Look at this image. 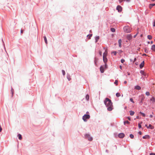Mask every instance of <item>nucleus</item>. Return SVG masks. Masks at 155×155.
Instances as JSON below:
<instances>
[{
  "label": "nucleus",
  "mask_w": 155,
  "mask_h": 155,
  "mask_svg": "<svg viewBox=\"0 0 155 155\" xmlns=\"http://www.w3.org/2000/svg\"><path fill=\"white\" fill-rule=\"evenodd\" d=\"M104 103L107 107V110L110 111L113 109L112 103L111 101L108 98H106L104 101Z\"/></svg>",
  "instance_id": "f257e3e1"
},
{
  "label": "nucleus",
  "mask_w": 155,
  "mask_h": 155,
  "mask_svg": "<svg viewBox=\"0 0 155 155\" xmlns=\"http://www.w3.org/2000/svg\"><path fill=\"white\" fill-rule=\"evenodd\" d=\"M124 31L126 33H129L131 32V30L130 28L128 26L124 27Z\"/></svg>",
  "instance_id": "f03ea898"
},
{
  "label": "nucleus",
  "mask_w": 155,
  "mask_h": 155,
  "mask_svg": "<svg viewBox=\"0 0 155 155\" xmlns=\"http://www.w3.org/2000/svg\"><path fill=\"white\" fill-rule=\"evenodd\" d=\"M90 118V116L89 115L85 114L83 117V119L84 121H87V119H89Z\"/></svg>",
  "instance_id": "7ed1b4c3"
},
{
  "label": "nucleus",
  "mask_w": 155,
  "mask_h": 155,
  "mask_svg": "<svg viewBox=\"0 0 155 155\" xmlns=\"http://www.w3.org/2000/svg\"><path fill=\"white\" fill-rule=\"evenodd\" d=\"M103 61L105 63V68H106L107 66V59L106 58V57H103Z\"/></svg>",
  "instance_id": "20e7f679"
},
{
  "label": "nucleus",
  "mask_w": 155,
  "mask_h": 155,
  "mask_svg": "<svg viewBox=\"0 0 155 155\" xmlns=\"http://www.w3.org/2000/svg\"><path fill=\"white\" fill-rule=\"evenodd\" d=\"M86 137L87 138L89 141H92L93 138L91 137H90L88 134H86L85 135Z\"/></svg>",
  "instance_id": "39448f33"
},
{
  "label": "nucleus",
  "mask_w": 155,
  "mask_h": 155,
  "mask_svg": "<svg viewBox=\"0 0 155 155\" xmlns=\"http://www.w3.org/2000/svg\"><path fill=\"white\" fill-rule=\"evenodd\" d=\"M122 7L120 5H118L117 7V10L119 12H120L122 11Z\"/></svg>",
  "instance_id": "423d86ee"
},
{
  "label": "nucleus",
  "mask_w": 155,
  "mask_h": 155,
  "mask_svg": "<svg viewBox=\"0 0 155 155\" xmlns=\"http://www.w3.org/2000/svg\"><path fill=\"white\" fill-rule=\"evenodd\" d=\"M118 137L120 138H123L124 137V134L123 133H121L119 134Z\"/></svg>",
  "instance_id": "0eeeda50"
},
{
  "label": "nucleus",
  "mask_w": 155,
  "mask_h": 155,
  "mask_svg": "<svg viewBox=\"0 0 155 155\" xmlns=\"http://www.w3.org/2000/svg\"><path fill=\"white\" fill-rule=\"evenodd\" d=\"M105 67V66L104 67H103V66H101L100 68V70L101 72V73H103L104 71V67Z\"/></svg>",
  "instance_id": "6e6552de"
},
{
  "label": "nucleus",
  "mask_w": 155,
  "mask_h": 155,
  "mask_svg": "<svg viewBox=\"0 0 155 155\" xmlns=\"http://www.w3.org/2000/svg\"><path fill=\"white\" fill-rule=\"evenodd\" d=\"M144 61H143L140 64V68L141 69L143 68V67L144 66Z\"/></svg>",
  "instance_id": "1a4fd4ad"
},
{
  "label": "nucleus",
  "mask_w": 155,
  "mask_h": 155,
  "mask_svg": "<svg viewBox=\"0 0 155 155\" xmlns=\"http://www.w3.org/2000/svg\"><path fill=\"white\" fill-rule=\"evenodd\" d=\"M122 40L121 39H120L118 40V44L119 47L120 48L121 46Z\"/></svg>",
  "instance_id": "9d476101"
},
{
  "label": "nucleus",
  "mask_w": 155,
  "mask_h": 155,
  "mask_svg": "<svg viewBox=\"0 0 155 155\" xmlns=\"http://www.w3.org/2000/svg\"><path fill=\"white\" fill-rule=\"evenodd\" d=\"M107 54V49H106L105 51V52H104L103 54V57H106Z\"/></svg>",
  "instance_id": "9b49d317"
},
{
  "label": "nucleus",
  "mask_w": 155,
  "mask_h": 155,
  "mask_svg": "<svg viewBox=\"0 0 155 155\" xmlns=\"http://www.w3.org/2000/svg\"><path fill=\"white\" fill-rule=\"evenodd\" d=\"M134 88L135 89L138 90H140L141 88V87L139 85H137L135 86Z\"/></svg>",
  "instance_id": "f8f14e48"
},
{
  "label": "nucleus",
  "mask_w": 155,
  "mask_h": 155,
  "mask_svg": "<svg viewBox=\"0 0 155 155\" xmlns=\"http://www.w3.org/2000/svg\"><path fill=\"white\" fill-rule=\"evenodd\" d=\"M127 39L130 40H131L132 38V36L131 35H127Z\"/></svg>",
  "instance_id": "ddd939ff"
},
{
  "label": "nucleus",
  "mask_w": 155,
  "mask_h": 155,
  "mask_svg": "<svg viewBox=\"0 0 155 155\" xmlns=\"http://www.w3.org/2000/svg\"><path fill=\"white\" fill-rule=\"evenodd\" d=\"M148 128H150L151 129H153L154 128V127L151 124H149V126L147 127Z\"/></svg>",
  "instance_id": "4468645a"
},
{
  "label": "nucleus",
  "mask_w": 155,
  "mask_h": 155,
  "mask_svg": "<svg viewBox=\"0 0 155 155\" xmlns=\"http://www.w3.org/2000/svg\"><path fill=\"white\" fill-rule=\"evenodd\" d=\"M126 1L127 2H130V0H119V2L120 3H121L123 1Z\"/></svg>",
  "instance_id": "2eb2a0df"
},
{
  "label": "nucleus",
  "mask_w": 155,
  "mask_h": 155,
  "mask_svg": "<svg viewBox=\"0 0 155 155\" xmlns=\"http://www.w3.org/2000/svg\"><path fill=\"white\" fill-rule=\"evenodd\" d=\"M155 5V4H150L149 5V8L151 9L153 6Z\"/></svg>",
  "instance_id": "dca6fc26"
},
{
  "label": "nucleus",
  "mask_w": 155,
  "mask_h": 155,
  "mask_svg": "<svg viewBox=\"0 0 155 155\" xmlns=\"http://www.w3.org/2000/svg\"><path fill=\"white\" fill-rule=\"evenodd\" d=\"M151 49L153 51H155V45H152Z\"/></svg>",
  "instance_id": "f3484780"
},
{
  "label": "nucleus",
  "mask_w": 155,
  "mask_h": 155,
  "mask_svg": "<svg viewBox=\"0 0 155 155\" xmlns=\"http://www.w3.org/2000/svg\"><path fill=\"white\" fill-rule=\"evenodd\" d=\"M18 138L20 140H22V136H21V135L20 134H18Z\"/></svg>",
  "instance_id": "a211bd4d"
},
{
  "label": "nucleus",
  "mask_w": 155,
  "mask_h": 155,
  "mask_svg": "<svg viewBox=\"0 0 155 155\" xmlns=\"http://www.w3.org/2000/svg\"><path fill=\"white\" fill-rule=\"evenodd\" d=\"M130 115L131 116L133 115L134 114V112L133 111H130Z\"/></svg>",
  "instance_id": "6ab92c4d"
},
{
  "label": "nucleus",
  "mask_w": 155,
  "mask_h": 155,
  "mask_svg": "<svg viewBox=\"0 0 155 155\" xmlns=\"http://www.w3.org/2000/svg\"><path fill=\"white\" fill-rule=\"evenodd\" d=\"M44 39L45 40V42L46 44H47V43H48L46 37L45 36H44Z\"/></svg>",
  "instance_id": "aec40b11"
},
{
  "label": "nucleus",
  "mask_w": 155,
  "mask_h": 155,
  "mask_svg": "<svg viewBox=\"0 0 155 155\" xmlns=\"http://www.w3.org/2000/svg\"><path fill=\"white\" fill-rule=\"evenodd\" d=\"M140 73L142 74L144 76H145L146 75L145 74V73L144 72V71H142V70L141 71H140Z\"/></svg>",
  "instance_id": "412c9836"
},
{
  "label": "nucleus",
  "mask_w": 155,
  "mask_h": 155,
  "mask_svg": "<svg viewBox=\"0 0 155 155\" xmlns=\"http://www.w3.org/2000/svg\"><path fill=\"white\" fill-rule=\"evenodd\" d=\"M149 137L148 135H146L145 136H143V139H146V138H149Z\"/></svg>",
  "instance_id": "4be33fe9"
},
{
  "label": "nucleus",
  "mask_w": 155,
  "mask_h": 155,
  "mask_svg": "<svg viewBox=\"0 0 155 155\" xmlns=\"http://www.w3.org/2000/svg\"><path fill=\"white\" fill-rule=\"evenodd\" d=\"M147 38L148 39L151 40L152 38V36L151 35H148L147 36Z\"/></svg>",
  "instance_id": "5701e85b"
},
{
  "label": "nucleus",
  "mask_w": 155,
  "mask_h": 155,
  "mask_svg": "<svg viewBox=\"0 0 155 155\" xmlns=\"http://www.w3.org/2000/svg\"><path fill=\"white\" fill-rule=\"evenodd\" d=\"M110 30L112 32H114L115 31V29L114 28H111Z\"/></svg>",
  "instance_id": "b1692460"
},
{
  "label": "nucleus",
  "mask_w": 155,
  "mask_h": 155,
  "mask_svg": "<svg viewBox=\"0 0 155 155\" xmlns=\"http://www.w3.org/2000/svg\"><path fill=\"white\" fill-rule=\"evenodd\" d=\"M116 96L117 97H118L120 96V94L119 93H117L116 94Z\"/></svg>",
  "instance_id": "393cba45"
},
{
  "label": "nucleus",
  "mask_w": 155,
  "mask_h": 155,
  "mask_svg": "<svg viewBox=\"0 0 155 155\" xmlns=\"http://www.w3.org/2000/svg\"><path fill=\"white\" fill-rule=\"evenodd\" d=\"M99 39V36H97L96 37L95 40H96V42H97L98 40Z\"/></svg>",
  "instance_id": "a878e982"
},
{
  "label": "nucleus",
  "mask_w": 155,
  "mask_h": 155,
  "mask_svg": "<svg viewBox=\"0 0 155 155\" xmlns=\"http://www.w3.org/2000/svg\"><path fill=\"white\" fill-rule=\"evenodd\" d=\"M11 91L12 94V96H13L14 93V89L12 88H11Z\"/></svg>",
  "instance_id": "bb28decb"
},
{
  "label": "nucleus",
  "mask_w": 155,
  "mask_h": 155,
  "mask_svg": "<svg viewBox=\"0 0 155 155\" xmlns=\"http://www.w3.org/2000/svg\"><path fill=\"white\" fill-rule=\"evenodd\" d=\"M124 124H130V122H129L127 120H126V121H125L124 122Z\"/></svg>",
  "instance_id": "cd10ccee"
},
{
  "label": "nucleus",
  "mask_w": 155,
  "mask_h": 155,
  "mask_svg": "<svg viewBox=\"0 0 155 155\" xmlns=\"http://www.w3.org/2000/svg\"><path fill=\"white\" fill-rule=\"evenodd\" d=\"M89 96L88 95H87L86 96V98L87 100H88L89 99Z\"/></svg>",
  "instance_id": "c85d7f7f"
},
{
  "label": "nucleus",
  "mask_w": 155,
  "mask_h": 155,
  "mask_svg": "<svg viewBox=\"0 0 155 155\" xmlns=\"http://www.w3.org/2000/svg\"><path fill=\"white\" fill-rule=\"evenodd\" d=\"M150 101H153V102H154L155 101V98L154 97H152Z\"/></svg>",
  "instance_id": "c756f323"
},
{
  "label": "nucleus",
  "mask_w": 155,
  "mask_h": 155,
  "mask_svg": "<svg viewBox=\"0 0 155 155\" xmlns=\"http://www.w3.org/2000/svg\"><path fill=\"white\" fill-rule=\"evenodd\" d=\"M142 122H140V124H139L138 125V127L139 128H141V124H142Z\"/></svg>",
  "instance_id": "7c9ffc66"
},
{
  "label": "nucleus",
  "mask_w": 155,
  "mask_h": 155,
  "mask_svg": "<svg viewBox=\"0 0 155 155\" xmlns=\"http://www.w3.org/2000/svg\"><path fill=\"white\" fill-rule=\"evenodd\" d=\"M130 137L131 139H133L134 137V136L132 134H130Z\"/></svg>",
  "instance_id": "2f4dec72"
},
{
  "label": "nucleus",
  "mask_w": 155,
  "mask_h": 155,
  "mask_svg": "<svg viewBox=\"0 0 155 155\" xmlns=\"http://www.w3.org/2000/svg\"><path fill=\"white\" fill-rule=\"evenodd\" d=\"M114 83L116 85H117L118 84V81L117 80H116Z\"/></svg>",
  "instance_id": "473e14b6"
},
{
  "label": "nucleus",
  "mask_w": 155,
  "mask_h": 155,
  "mask_svg": "<svg viewBox=\"0 0 155 155\" xmlns=\"http://www.w3.org/2000/svg\"><path fill=\"white\" fill-rule=\"evenodd\" d=\"M140 113L141 114L143 117H145V115L144 113H142L141 112H140Z\"/></svg>",
  "instance_id": "72a5a7b5"
},
{
  "label": "nucleus",
  "mask_w": 155,
  "mask_h": 155,
  "mask_svg": "<svg viewBox=\"0 0 155 155\" xmlns=\"http://www.w3.org/2000/svg\"><path fill=\"white\" fill-rule=\"evenodd\" d=\"M62 74H63V75H64L65 74V73L64 71V70H62Z\"/></svg>",
  "instance_id": "f704fd0d"
},
{
  "label": "nucleus",
  "mask_w": 155,
  "mask_h": 155,
  "mask_svg": "<svg viewBox=\"0 0 155 155\" xmlns=\"http://www.w3.org/2000/svg\"><path fill=\"white\" fill-rule=\"evenodd\" d=\"M146 94L147 96H149L150 95V94L149 92H146Z\"/></svg>",
  "instance_id": "c9c22d12"
},
{
  "label": "nucleus",
  "mask_w": 155,
  "mask_h": 155,
  "mask_svg": "<svg viewBox=\"0 0 155 155\" xmlns=\"http://www.w3.org/2000/svg\"><path fill=\"white\" fill-rule=\"evenodd\" d=\"M144 97H143L142 99H141V101L140 102V104H142V101H143V100L144 99Z\"/></svg>",
  "instance_id": "e433bc0d"
},
{
  "label": "nucleus",
  "mask_w": 155,
  "mask_h": 155,
  "mask_svg": "<svg viewBox=\"0 0 155 155\" xmlns=\"http://www.w3.org/2000/svg\"><path fill=\"white\" fill-rule=\"evenodd\" d=\"M130 101L133 103H134V101H133V99L132 98H131L130 99Z\"/></svg>",
  "instance_id": "4c0bfd02"
},
{
  "label": "nucleus",
  "mask_w": 155,
  "mask_h": 155,
  "mask_svg": "<svg viewBox=\"0 0 155 155\" xmlns=\"http://www.w3.org/2000/svg\"><path fill=\"white\" fill-rule=\"evenodd\" d=\"M125 61V60L124 59H122L121 60V62L122 63H123Z\"/></svg>",
  "instance_id": "58836bf2"
},
{
  "label": "nucleus",
  "mask_w": 155,
  "mask_h": 155,
  "mask_svg": "<svg viewBox=\"0 0 155 155\" xmlns=\"http://www.w3.org/2000/svg\"><path fill=\"white\" fill-rule=\"evenodd\" d=\"M67 78L69 81H70L71 79L69 76H67Z\"/></svg>",
  "instance_id": "ea45409f"
},
{
  "label": "nucleus",
  "mask_w": 155,
  "mask_h": 155,
  "mask_svg": "<svg viewBox=\"0 0 155 155\" xmlns=\"http://www.w3.org/2000/svg\"><path fill=\"white\" fill-rule=\"evenodd\" d=\"M92 36V34H90V35H87V36H89V38L90 39V38Z\"/></svg>",
  "instance_id": "a19ab883"
},
{
  "label": "nucleus",
  "mask_w": 155,
  "mask_h": 155,
  "mask_svg": "<svg viewBox=\"0 0 155 155\" xmlns=\"http://www.w3.org/2000/svg\"><path fill=\"white\" fill-rule=\"evenodd\" d=\"M112 53H113L114 55H116L117 54L116 51H114Z\"/></svg>",
  "instance_id": "79ce46f5"
},
{
  "label": "nucleus",
  "mask_w": 155,
  "mask_h": 155,
  "mask_svg": "<svg viewBox=\"0 0 155 155\" xmlns=\"http://www.w3.org/2000/svg\"><path fill=\"white\" fill-rule=\"evenodd\" d=\"M153 26H155V19L154 20V22H153Z\"/></svg>",
  "instance_id": "37998d69"
},
{
  "label": "nucleus",
  "mask_w": 155,
  "mask_h": 155,
  "mask_svg": "<svg viewBox=\"0 0 155 155\" xmlns=\"http://www.w3.org/2000/svg\"><path fill=\"white\" fill-rule=\"evenodd\" d=\"M150 155H155V153H151L150 154Z\"/></svg>",
  "instance_id": "c03bdc74"
},
{
  "label": "nucleus",
  "mask_w": 155,
  "mask_h": 155,
  "mask_svg": "<svg viewBox=\"0 0 155 155\" xmlns=\"http://www.w3.org/2000/svg\"><path fill=\"white\" fill-rule=\"evenodd\" d=\"M102 52H101V51H99V54H100L101 56V55H102Z\"/></svg>",
  "instance_id": "a18cd8bd"
},
{
  "label": "nucleus",
  "mask_w": 155,
  "mask_h": 155,
  "mask_svg": "<svg viewBox=\"0 0 155 155\" xmlns=\"http://www.w3.org/2000/svg\"><path fill=\"white\" fill-rule=\"evenodd\" d=\"M2 130V128L1 127V126H0V132H1Z\"/></svg>",
  "instance_id": "49530a36"
},
{
  "label": "nucleus",
  "mask_w": 155,
  "mask_h": 155,
  "mask_svg": "<svg viewBox=\"0 0 155 155\" xmlns=\"http://www.w3.org/2000/svg\"><path fill=\"white\" fill-rule=\"evenodd\" d=\"M23 30H21V33H22L23 32Z\"/></svg>",
  "instance_id": "de8ad7c7"
},
{
  "label": "nucleus",
  "mask_w": 155,
  "mask_h": 155,
  "mask_svg": "<svg viewBox=\"0 0 155 155\" xmlns=\"http://www.w3.org/2000/svg\"><path fill=\"white\" fill-rule=\"evenodd\" d=\"M136 118H137V119H140V118L138 116H137V117H136Z\"/></svg>",
  "instance_id": "09e8293b"
},
{
  "label": "nucleus",
  "mask_w": 155,
  "mask_h": 155,
  "mask_svg": "<svg viewBox=\"0 0 155 155\" xmlns=\"http://www.w3.org/2000/svg\"><path fill=\"white\" fill-rule=\"evenodd\" d=\"M153 117V115H150V117H151V118L152 117Z\"/></svg>",
  "instance_id": "8fccbe9b"
},
{
  "label": "nucleus",
  "mask_w": 155,
  "mask_h": 155,
  "mask_svg": "<svg viewBox=\"0 0 155 155\" xmlns=\"http://www.w3.org/2000/svg\"><path fill=\"white\" fill-rule=\"evenodd\" d=\"M128 119L129 120H130V117H128Z\"/></svg>",
  "instance_id": "3c124183"
},
{
  "label": "nucleus",
  "mask_w": 155,
  "mask_h": 155,
  "mask_svg": "<svg viewBox=\"0 0 155 155\" xmlns=\"http://www.w3.org/2000/svg\"><path fill=\"white\" fill-rule=\"evenodd\" d=\"M139 134H140V135H141V134H142V133L141 131H140L139 132Z\"/></svg>",
  "instance_id": "603ef678"
},
{
  "label": "nucleus",
  "mask_w": 155,
  "mask_h": 155,
  "mask_svg": "<svg viewBox=\"0 0 155 155\" xmlns=\"http://www.w3.org/2000/svg\"><path fill=\"white\" fill-rule=\"evenodd\" d=\"M136 60V58H135L134 60V61H133V62H135Z\"/></svg>",
  "instance_id": "864d4df0"
},
{
  "label": "nucleus",
  "mask_w": 155,
  "mask_h": 155,
  "mask_svg": "<svg viewBox=\"0 0 155 155\" xmlns=\"http://www.w3.org/2000/svg\"><path fill=\"white\" fill-rule=\"evenodd\" d=\"M127 83V81H124V84H126V83Z\"/></svg>",
  "instance_id": "5fc2aeb1"
},
{
  "label": "nucleus",
  "mask_w": 155,
  "mask_h": 155,
  "mask_svg": "<svg viewBox=\"0 0 155 155\" xmlns=\"http://www.w3.org/2000/svg\"><path fill=\"white\" fill-rule=\"evenodd\" d=\"M143 55H146H146H146V54H143Z\"/></svg>",
  "instance_id": "6e6d98bb"
},
{
  "label": "nucleus",
  "mask_w": 155,
  "mask_h": 155,
  "mask_svg": "<svg viewBox=\"0 0 155 155\" xmlns=\"http://www.w3.org/2000/svg\"><path fill=\"white\" fill-rule=\"evenodd\" d=\"M120 69H122V66H120Z\"/></svg>",
  "instance_id": "4d7b16f0"
},
{
  "label": "nucleus",
  "mask_w": 155,
  "mask_h": 155,
  "mask_svg": "<svg viewBox=\"0 0 155 155\" xmlns=\"http://www.w3.org/2000/svg\"><path fill=\"white\" fill-rule=\"evenodd\" d=\"M136 35H135L134 36V38H135V37H136Z\"/></svg>",
  "instance_id": "13d9d810"
},
{
  "label": "nucleus",
  "mask_w": 155,
  "mask_h": 155,
  "mask_svg": "<svg viewBox=\"0 0 155 155\" xmlns=\"http://www.w3.org/2000/svg\"><path fill=\"white\" fill-rule=\"evenodd\" d=\"M153 41H151V44H153Z\"/></svg>",
  "instance_id": "bf43d9fd"
},
{
  "label": "nucleus",
  "mask_w": 155,
  "mask_h": 155,
  "mask_svg": "<svg viewBox=\"0 0 155 155\" xmlns=\"http://www.w3.org/2000/svg\"><path fill=\"white\" fill-rule=\"evenodd\" d=\"M145 126L147 127H148L147 124L145 125Z\"/></svg>",
  "instance_id": "052dcab7"
},
{
  "label": "nucleus",
  "mask_w": 155,
  "mask_h": 155,
  "mask_svg": "<svg viewBox=\"0 0 155 155\" xmlns=\"http://www.w3.org/2000/svg\"><path fill=\"white\" fill-rule=\"evenodd\" d=\"M104 49H105V50L106 49L105 48H104Z\"/></svg>",
  "instance_id": "680f3d73"
},
{
  "label": "nucleus",
  "mask_w": 155,
  "mask_h": 155,
  "mask_svg": "<svg viewBox=\"0 0 155 155\" xmlns=\"http://www.w3.org/2000/svg\"><path fill=\"white\" fill-rule=\"evenodd\" d=\"M142 35H141V37H142Z\"/></svg>",
  "instance_id": "e2e57ef3"
},
{
  "label": "nucleus",
  "mask_w": 155,
  "mask_h": 155,
  "mask_svg": "<svg viewBox=\"0 0 155 155\" xmlns=\"http://www.w3.org/2000/svg\"><path fill=\"white\" fill-rule=\"evenodd\" d=\"M152 1H155V0H152Z\"/></svg>",
  "instance_id": "0e129e2a"
},
{
  "label": "nucleus",
  "mask_w": 155,
  "mask_h": 155,
  "mask_svg": "<svg viewBox=\"0 0 155 155\" xmlns=\"http://www.w3.org/2000/svg\"><path fill=\"white\" fill-rule=\"evenodd\" d=\"M88 113V112H87V114Z\"/></svg>",
  "instance_id": "69168bd1"
},
{
  "label": "nucleus",
  "mask_w": 155,
  "mask_h": 155,
  "mask_svg": "<svg viewBox=\"0 0 155 155\" xmlns=\"http://www.w3.org/2000/svg\"><path fill=\"white\" fill-rule=\"evenodd\" d=\"M130 61H132V60H131V59H130Z\"/></svg>",
  "instance_id": "338daca9"
},
{
  "label": "nucleus",
  "mask_w": 155,
  "mask_h": 155,
  "mask_svg": "<svg viewBox=\"0 0 155 155\" xmlns=\"http://www.w3.org/2000/svg\"><path fill=\"white\" fill-rule=\"evenodd\" d=\"M130 61H132V60H131V59H130Z\"/></svg>",
  "instance_id": "774afa93"
}]
</instances>
